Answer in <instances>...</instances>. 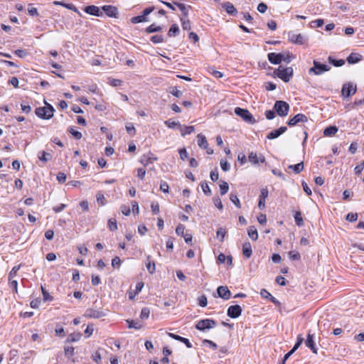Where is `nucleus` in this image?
Segmentation results:
<instances>
[{
  "label": "nucleus",
  "mask_w": 364,
  "mask_h": 364,
  "mask_svg": "<svg viewBox=\"0 0 364 364\" xmlns=\"http://www.w3.org/2000/svg\"><path fill=\"white\" fill-rule=\"evenodd\" d=\"M45 107L36 108L35 113L39 118L49 119L53 117L55 109L51 105L46 102H45Z\"/></svg>",
  "instance_id": "nucleus-1"
},
{
  "label": "nucleus",
  "mask_w": 364,
  "mask_h": 364,
  "mask_svg": "<svg viewBox=\"0 0 364 364\" xmlns=\"http://www.w3.org/2000/svg\"><path fill=\"white\" fill-rule=\"evenodd\" d=\"M274 73L282 80L288 82L293 76L294 70L291 67L284 68L280 65Z\"/></svg>",
  "instance_id": "nucleus-2"
},
{
  "label": "nucleus",
  "mask_w": 364,
  "mask_h": 364,
  "mask_svg": "<svg viewBox=\"0 0 364 364\" xmlns=\"http://www.w3.org/2000/svg\"><path fill=\"white\" fill-rule=\"evenodd\" d=\"M274 109L279 116L286 117L289 110V105L285 101L277 100L274 103Z\"/></svg>",
  "instance_id": "nucleus-3"
},
{
  "label": "nucleus",
  "mask_w": 364,
  "mask_h": 364,
  "mask_svg": "<svg viewBox=\"0 0 364 364\" xmlns=\"http://www.w3.org/2000/svg\"><path fill=\"white\" fill-rule=\"evenodd\" d=\"M235 113L249 124H253L256 122L253 115L246 109L236 107L235 109Z\"/></svg>",
  "instance_id": "nucleus-4"
},
{
  "label": "nucleus",
  "mask_w": 364,
  "mask_h": 364,
  "mask_svg": "<svg viewBox=\"0 0 364 364\" xmlns=\"http://www.w3.org/2000/svg\"><path fill=\"white\" fill-rule=\"evenodd\" d=\"M314 66L309 70V74H314L316 75H319L323 73L324 72H327L330 70L331 67L326 65L321 64L316 60H314L313 62Z\"/></svg>",
  "instance_id": "nucleus-5"
},
{
  "label": "nucleus",
  "mask_w": 364,
  "mask_h": 364,
  "mask_svg": "<svg viewBox=\"0 0 364 364\" xmlns=\"http://www.w3.org/2000/svg\"><path fill=\"white\" fill-rule=\"evenodd\" d=\"M288 39L290 42L297 45H305L307 38L301 33H296L294 31L288 32Z\"/></svg>",
  "instance_id": "nucleus-6"
},
{
  "label": "nucleus",
  "mask_w": 364,
  "mask_h": 364,
  "mask_svg": "<svg viewBox=\"0 0 364 364\" xmlns=\"http://www.w3.org/2000/svg\"><path fill=\"white\" fill-rule=\"evenodd\" d=\"M216 326V322L213 319H202L200 320L196 325V328L199 331H205L214 328Z\"/></svg>",
  "instance_id": "nucleus-7"
},
{
  "label": "nucleus",
  "mask_w": 364,
  "mask_h": 364,
  "mask_svg": "<svg viewBox=\"0 0 364 364\" xmlns=\"http://www.w3.org/2000/svg\"><path fill=\"white\" fill-rule=\"evenodd\" d=\"M356 86L353 85V83H345L342 87L341 94L345 97H349L356 92Z\"/></svg>",
  "instance_id": "nucleus-8"
},
{
  "label": "nucleus",
  "mask_w": 364,
  "mask_h": 364,
  "mask_svg": "<svg viewBox=\"0 0 364 364\" xmlns=\"http://www.w3.org/2000/svg\"><path fill=\"white\" fill-rule=\"evenodd\" d=\"M84 316L90 318H100L105 316V314L101 310L90 308L85 311Z\"/></svg>",
  "instance_id": "nucleus-9"
},
{
  "label": "nucleus",
  "mask_w": 364,
  "mask_h": 364,
  "mask_svg": "<svg viewBox=\"0 0 364 364\" xmlns=\"http://www.w3.org/2000/svg\"><path fill=\"white\" fill-rule=\"evenodd\" d=\"M242 309L240 305L230 306L227 311V314L232 318H238L242 314Z\"/></svg>",
  "instance_id": "nucleus-10"
},
{
  "label": "nucleus",
  "mask_w": 364,
  "mask_h": 364,
  "mask_svg": "<svg viewBox=\"0 0 364 364\" xmlns=\"http://www.w3.org/2000/svg\"><path fill=\"white\" fill-rule=\"evenodd\" d=\"M308 117L304 114H297L287 122L289 127L295 126L299 122H306Z\"/></svg>",
  "instance_id": "nucleus-11"
},
{
  "label": "nucleus",
  "mask_w": 364,
  "mask_h": 364,
  "mask_svg": "<svg viewBox=\"0 0 364 364\" xmlns=\"http://www.w3.org/2000/svg\"><path fill=\"white\" fill-rule=\"evenodd\" d=\"M267 58L269 61L274 65H279L282 63V59H284V54L282 53H269L267 55Z\"/></svg>",
  "instance_id": "nucleus-12"
},
{
  "label": "nucleus",
  "mask_w": 364,
  "mask_h": 364,
  "mask_svg": "<svg viewBox=\"0 0 364 364\" xmlns=\"http://www.w3.org/2000/svg\"><path fill=\"white\" fill-rule=\"evenodd\" d=\"M217 293L220 298L228 300L231 296V292L226 286H220L217 289Z\"/></svg>",
  "instance_id": "nucleus-13"
},
{
  "label": "nucleus",
  "mask_w": 364,
  "mask_h": 364,
  "mask_svg": "<svg viewBox=\"0 0 364 364\" xmlns=\"http://www.w3.org/2000/svg\"><path fill=\"white\" fill-rule=\"evenodd\" d=\"M268 190L266 188H263L260 191V195L259 198L258 207L260 210H262L265 207V199L268 197Z\"/></svg>",
  "instance_id": "nucleus-14"
},
{
  "label": "nucleus",
  "mask_w": 364,
  "mask_h": 364,
  "mask_svg": "<svg viewBox=\"0 0 364 364\" xmlns=\"http://www.w3.org/2000/svg\"><path fill=\"white\" fill-rule=\"evenodd\" d=\"M85 12L88 14L95 16H101L103 13L101 11L100 8L95 5L87 6L84 9Z\"/></svg>",
  "instance_id": "nucleus-15"
},
{
  "label": "nucleus",
  "mask_w": 364,
  "mask_h": 364,
  "mask_svg": "<svg viewBox=\"0 0 364 364\" xmlns=\"http://www.w3.org/2000/svg\"><path fill=\"white\" fill-rule=\"evenodd\" d=\"M287 130V128L286 127H281L277 129L271 131L267 135V138L270 140L274 139L279 137L282 134H284Z\"/></svg>",
  "instance_id": "nucleus-16"
},
{
  "label": "nucleus",
  "mask_w": 364,
  "mask_h": 364,
  "mask_svg": "<svg viewBox=\"0 0 364 364\" xmlns=\"http://www.w3.org/2000/svg\"><path fill=\"white\" fill-rule=\"evenodd\" d=\"M102 9L109 17H116L117 14V9L111 5H105L102 7Z\"/></svg>",
  "instance_id": "nucleus-17"
},
{
  "label": "nucleus",
  "mask_w": 364,
  "mask_h": 364,
  "mask_svg": "<svg viewBox=\"0 0 364 364\" xmlns=\"http://www.w3.org/2000/svg\"><path fill=\"white\" fill-rule=\"evenodd\" d=\"M306 346L309 348L314 353H317V348H316L314 341V336L309 333L307 335V338L305 342Z\"/></svg>",
  "instance_id": "nucleus-18"
},
{
  "label": "nucleus",
  "mask_w": 364,
  "mask_h": 364,
  "mask_svg": "<svg viewBox=\"0 0 364 364\" xmlns=\"http://www.w3.org/2000/svg\"><path fill=\"white\" fill-rule=\"evenodd\" d=\"M222 6L228 14L232 16H235L237 14V10L232 3L228 1L225 2L223 4Z\"/></svg>",
  "instance_id": "nucleus-19"
},
{
  "label": "nucleus",
  "mask_w": 364,
  "mask_h": 364,
  "mask_svg": "<svg viewBox=\"0 0 364 364\" xmlns=\"http://www.w3.org/2000/svg\"><path fill=\"white\" fill-rule=\"evenodd\" d=\"M149 155H144L140 160V162L145 166L154 163L157 159L152 154L150 153Z\"/></svg>",
  "instance_id": "nucleus-20"
},
{
  "label": "nucleus",
  "mask_w": 364,
  "mask_h": 364,
  "mask_svg": "<svg viewBox=\"0 0 364 364\" xmlns=\"http://www.w3.org/2000/svg\"><path fill=\"white\" fill-rule=\"evenodd\" d=\"M361 59H362L361 55H360L358 53H352L347 57L346 60L349 64H355V63L360 62L361 60Z\"/></svg>",
  "instance_id": "nucleus-21"
},
{
  "label": "nucleus",
  "mask_w": 364,
  "mask_h": 364,
  "mask_svg": "<svg viewBox=\"0 0 364 364\" xmlns=\"http://www.w3.org/2000/svg\"><path fill=\"white\" fill-rule=\"evenodd\" d=\"M197 142L198 146L203 149H207L208 146V141L205 136L202 134H199L197 135Z\"/></svg>",
  "instance_id": "nucleus-22"
},
{
  "label": "nucleus",
  "mask_w": 364,
  "mask_h": 364,
  "mask_svg": "<svg viewBox=\"0 0 364 364\" xmlns=\"http://www.w3.org/2000/svg\"><path fill=\"white\" fill-rule=\"evenodd\" d=\"M260 294L262 297L264 298H268L270 299V301L274 303V304L277 305V306H280V302L275 298L268 291H267L266 289H263L261 290V292H260Z\"/></svg>",
  "instance_id": "nucleus-23"
},
{
  "label": "nucleus",
  "mask_w": 364,
  "mask_h": 364,
  "mask_svg": "<svg viewBox=\"0 0 364 364\" xmlns=\"http://www.w3.org/2000/svg\"><path fill=\"white\" fill-rule=\"evenodd\" d=\"M38 158L41 161L46 163L52 159V155L50 153L42 151L38 152Z\"/></svg>",
  "instance_id": "nucleus-24"
},
{
  "label": "nucleus",
  "mask_w": 364,
  "mask_h": 364,
  "mask_svg": "<svg viewBox=\"0 0 364 364\" xmlns=\"http://www.w3.org/2000/svg\"><path fill=\"white\" fill-rule=\"evenodd\" d=\"M242 253L247 258H250L252 254V247L250 242H245L242 245Z\"/></svg>",
  "instance_id": "nucleus-25"
},
{
  "label": "nucleus",
  "mask_w": 364,
  "mask_h": 364,
  "mask_svg": "<svg viewBox=\"0 0 364 364\" xmlns=\"http://www.w3.org/2000/svg\"><path fill=\"white\" fill-rule=\"evenodd\" d=\"M338 132V128L336 126H329L326 127L323 131V134L326 136H332L335 135Z\"/></svg>",
  "instance_id": "nucleus-26"
},
{
  "label": "nucleus",
  "mask_w": 364,
  "mask_h": 364,
  "mask_svg": "<svg viewBox=\"0 0 364 364\" xmlns=\"http://www.w3.org/2000/svg\"><path fill=\"white\" fill-rule=\"evenodd\" d=\"M53 4L55 5H60V6H63V7L68 9H70V10L75 11V12L77 11V9L73 4H66V3H64L63 1H55L53 2Z\"/></svg>",
  "instance_id": "nucleus-27"
},
{
  "label": "nucleus",
  "mask_w": 364,
  "mask_h": 364,
  "mask_svg": "<svg viewBox=\"0 0 364 364\" xmlns=\"http://www.w3.org/2000/svg\"><path fill=\"white\" fill-rule=\"evenodd\" d=\"M247 233H248L249 237L252 240H257V238H258V233H257V229L255 228V226L249 227V228L247 230Z\"/></svg>",
  "instance_id": "nucleus-28"
},
{
  "label": "nucleus",
  "mask_w": 364,
  "mask_h": 364,
  "mask_svg": "<svg viewBox=\"0 0 364 364\" xmlns=\"http://www.w3.org/2000/svg\"><path fill=\"white\" fill-rule=\"evenodd\" d=\"M328 60V62L335 67H341L345 64L344 60H342V59L336 60V59H334L331 56H329Z\"/></svg>",
  "instance_id": "nucleus-29"
},
{
  "label": "nucleus",
  "mask_w": 364,
  "mask_h": 364,
  "mask_svg": "<svg viewBox=\"0 0 364 364\" xmlns=\"http://www.w3.org/2000/svg\"><path fill=\"white\" fill-rule=\"evenodd\" d=\"M161 30H162V28L161 26H157L155 23H152L151 25H150L149 26H148L146 28L145 31L147 33H151L161 31Z\"/></svg>",
  "instance_id": "nucleus-30"
},
{
  "label": "nucleus",
  "mask_w": 364,
  "mask_h": 364,
  "mask_svg": "<svg viewBox=\"0 0 364 364\" xmlns=\"http://www.w3.org/2000/svg\"><path fill=\"white\" fill-rule=\"evenodd\" d=\"M289 169H292L296 173H299L304 169V163L300 162L295 165H289Z\"/></svg>",
  "instance_id": "nucleus-31"
},
{
  "label": "nucleus",
  "mask_w": 364,
  "mask_h": 364,
  "mask_svg": "<svg viewBox=\"0 0 364 364\" xmlns=\"http://www.w3.org/2000/svg\"><path fill=\"white\" fill-rule=\"evenodd\" d=\"M173 4L177 6L178 9L182 11L183 13V17L186 18L188 15V10L186 7V6L183 4L178 3L176 1H173Z\"/></svg>",
  "instance_id": "nucleus-32"
},
{
  "label": "nucleus",
  "mask_w": 364,
  "mask_h": 364,
  "mask_svg": "<svg viewBox=\"0 0 364 364\" xmlns=\"http://www.w3.org/2000/svg\"><path fill=\"white\" fill-rule=\"evenodd\" d=\"M128 323L129 328H134V329H140L142 327V325L134 320H127Z\"/></svg>",
  "instance_id": "nucleus-33"
},
{
  "label": "nucleus",
  "mask_w": 364,
  "mask_h": 364,
  "mask_svg": "<svg viewBox=\"0 0 364 364\" xmlns=\"http://www.w3.org/2000/svg\"><path fill=\"white\" fill-rule=\"evenodd\" d=\"M230 200L232 203L235 205V206L238 208H241V203L240 202L239 198H237V196L236 193H231L230 195Z\"/></svg>",
  "instance_id": "nucleus-34"
},
{
  "label": "nucleus",
  "mask_w": 364,
  "mask_h": 364,
  "mask_svg": "<svg viewBox=\"0 0 364 364\" xmlns=\"http://www.w3.org/2000/svg\"><path fill=\"white\" fill-rule=\"evenodd\" d=\"M294 220H295V223H296V225H298L299 227H301L304 225V221H303V218H302L301 212H299V211L296 212V213L294 215Z\"/></svg>",
  "instance_id": "nucleus-35"
},
{
  "label": "nucleus",
  "mask_w": 364,
  "mask_h": 364,
  "mask_svg": "<svg viewBox=\"0 0 364 364\" xmlns=\"http://www.w3.org/2000/svg\"><path fill=\"white\" fill-rule=\"evenodd\" d=\"M164 124L168 127V128H171V129H173L175 128L176 127H177L178 128H181V125L180 124L179 122H175V121H172L171 119H168V120H166L164 122Z\"/></svg>",
  "instance_id": "nucleus-36"
},
{
  "label": "nucleus",
  "mask_w": 364,
  "mask_h": 364,
  "mask_svg": "<svg viewBox=\"0 0 364 364\" xmlns=\"http://www.w3.org/2000/svg\"><path fill=\"white\" fill-rule=\"evenodd\" d=\"M226 235V230L223 228H220L216 232V237L220 240V242H223Z\"/></svg>",
  "instance_id": "nucleus-37"
},
{
  "label": "nucleus",
  "mask_w": 364,
  "mask_h": 364,
  "mask_svg": "<svg viewBox=\"0 0 364 364\" xmlns=\"http://www.w3.org/2000/svg\"><path fill=\"white\" fill-rule=\"evenodd\" d=\"M181 26L183 30L189 31L191 29V21L186 18L182 17L181 18Z\"/></svg>",
  "instance_id": "nucleus-38"
},
{
  "label": "nucleus",
  "mask_w": 364,
  "mask_h": 364,
  "mask_svg": "<svg viewBox=\"0 0 364 364\" xmlns=\"http://www.w3.org/2000/svg\"><path fill=\"white\" fill-rule=\"evenodd\" d=\"M179 32V28L178 26V25L176 24H173L168 32V36L171 37V36H176Z\"/></svg>",
  "instance_id": "nucleus-39"
},
{
  "label": "nucleus",
  "mask_w": 364,
  "mask_h": 364,
  "mask_svg": "<svg viewBox=\"0 0 364 364\" xmlns=\"http://www.w3.org/2000/svg\"><path fill=\"white\" fill-rule=\"evenodd\" d=\"M194 131L195 127L193 126H186L183 129H181V135L184 136L187 134H191Z\"/></svg>",
  "instance_id": "nucleus-40"
},
{
  "label": "nucleus",
  "mask_w": 364,
  "mask_h": 364,
  "mask_svg": "<svg viewBox=\"0 0 364 364\" xmlns=\"http://www.w3.org/2000/svg\"><path fill=\"white\" fill-rule=\"evenodd\" d=\"M151 257H147L149 262L146 264V269L150 274H153L155 272V263L150 260Z\"/></svg>",
  "instance_id": "nucleus-41"
},
{
  "label": "nucleus",
  "mask_w": 364,
  "mask_h": 364,
  "mask_svg": "<svg viewBox=\"0 0 364 364\" xmlns=\"http://www.w3.org/2000/svg\"><path fill=\"white\" fill-rule=\"evenodd\" d=\"M107 225L110 231H115L117 230V220L114 218H111L108 220Z\"/></svg>",
  "instance_id": "nucleus-42"
},
{
  "label": "nucleus",
  "mask_w": 364,
  "mask_h": 364,
  "mask_svg": "<svg viewBox=\"0 0 364 364\" xmlns=\"http://www.w3.org/2000/svg\"><path fill=\"white\" fill-rule=\"evenodd\" d=\"M144 21H147V18L143 15L134 16L131 18V22L132 23H139Z\"/></svg>",
  "instance_id": "nucleus-43"
},
{
  "label": "nucleus",
  "mask_w": 364,
  "mask_h": 364,
  "mask_svg": "<svg viewBox=\"0 0 364 364\" xmlns=\"http://www.w3.org/2000/svg\"><path fill=\"white\" fill-rule=\"evenodd\" d=\"M81 338V334L80 333H73V334H70L68 338L66 339V342L68 343H70V342H75V341H77L80 339Z\"/></svg>",
  "instance_id": "nucleus-44"
},
{
  "label": "nucleus",
  "mask_w": 364,
  "mask_h": 364,
  "mask_svg": "<svg viewBox=\"0 0 364 364\" xmlns=\"http://www.w3.org/2000/svg\"><path fill=\"white\" fill-rule=\"evenodd\" d=\"M228 190H229V186H228V183L225 181H223L220 184V194L222 196L225 195V193H228Z\"/></svg>",
  "instance_id": "nucleus-45"
},
{
  "label": "nucleus",
  "mask_w": 364,
  "mask_h": 364,
  "mask_svg": "<svg viewBox=\"0 0 364 364\" xmlns=\"http://www.w3.org/2000/svg\"><path fill=\"white\" fill-rule=\"evenodd\" d=\"M150 314V310L148 307H144L141 309L140 314V318L142 320L147 319Z\"/></svg>",
  "instance_id": "nucleus-46"
},
{
  "label": "nucleus",
  "mask_w": 364,
  "mask_h": 364,
  "mask_svg": "<svg viewBox=\"0 0 364 364\" xmlns=\"http://www.w3.org/2000/svg\"><path fill=\"white\" fill-rule=\"evenodd\" d=\"M249 161L253 164L259 163V156L255 152H251L249 155Z\"/></svg>",
  "instance_id": "nucleus-47"
},
{
  "label": "nucleus",
  "mask_w": 364,
  "mask_h": 364,
  "mask_svg": "<svg viewBox=\"0 0 364 364\" xmlns=\"http://www.w3.org/2000/svg\"><path fill=\"white\" fill-rule=\"evenodd\" d=\"M151 41L154 43H160L164 42V36L162 35H155L151 37Z\"/></svg>",
  "instance_id": "nucleus-48"
},
{
  "label": "nucleus",
  "mask_w": 364,
  "mask_h": 364,
  "mask_svg": "<svg viewBox=\"0 0 364 364\" xmlns=\"http://www.w3.org/2000/svg\"><path fill=\"white\" fill-rule=\"evenodd\" d=\"M201 188L205 195L210 196L212 192L208 186V184L205 182L201 183Z\"/></svg>",
  "instance_id": "nucleus-49"
},
{
  "label": "nucleus",
  "mask_w": 364,
  "mask_h": 364,
  "mask_svg": "<svg viewBox=\"0 0 364 364\" xmlns=\"http://www.w3.org/2000/svg\"><path fill=\"white\" fill-rule=\"evenodd\" d=\"M69 132L76 139H80L82 136V133L75 130L73 127H70Z\"/></svg>",
  "instance_id": "nucleus-50"
},
{
  "label": "nucleus",
  "mask_w": 364,
  "mask_h": 364,
  "mask_svg": "<svg viewBox=\"0 0 364 364\" xmlns=\"http://www.w3.org/2000/svg\"><path fill=\"white\" fill-rule=\"evenodd\" d=\"M220 164L222 170L224 171H228L230 168V164L227 161L221 159Z\"/></svg>",
  "instance_id": "nucleus-51"
},
{
  "label": "nucleus",
  "mask_w": 364,
  "mask_h": 364,
  "mask_svg": "<svg viewBox=\"0 0 364 364\" xmlns=\"http://www.w3.org/2000/svg\"><path fill=\"white\" fill-rule=\"evenodd\" d=\"M21 265L14 266L9 274V279L11 280V278L16 277L17 272L20 269Z\"/></svg>",
  "instance_id": "nucleus-52"
},
{
  "label": "nucleus",
  "mask_w": 364,
  "mask_h": 364,
  "mask_svg": "<svg viewBox=\"0 0 364 364\" xmlns=\"http://www.w3.org/2000/svg\"><path fill=\"white\" fill-rule=\"evenodd\" d=\"M41 291L43 296V300L45 301H50L53 300V297L50 296L49 293L43 287H41Z\"/></svg>",
  "instance_id": "nucleus-53"
},
{
  "label": "nucleus",
  "mask_w": 364,
  "mask_h": 364,
  "mask_svg": "<svg viewBox=\"0 0 364 364\" xmlns=\"http://www.w3.org/2000/svg\"><path fill=\"white\" fill-rule=\"evenodd\" d=\"M198 304L201 307H205L208 304L207 297L202 295L198 298Z\"/></svg>",
  "instance_id": "nucleus-54"
},
{
  "label": "nucleus",
  "mask_w": 364,
  "mask_h": 364,
  "mask_svg": "<svg viewBox=\"0 0 364 364\" xmlns=\"http://www.w3.org/2000/svg\"><path fill=\"white\" fill-rule=\"evenodd\" d=\"M185 226L182 224H178L176 228V233L178 235L183 236L184 235Z\"/></svg>",
  "instance_id": "nucleus-55"
},
{
  "label": "nucleus",
  "mask_w": 364,
  "mask_h": 364,
  "mask_svg": "<svg viewBox=\"0 0 364 364\" xmlns=\"http://www.w3.org/2000/svg\"><path fill=\"white\" fill-rule=\"evenodd\" d=\"M346 219L350 222H355L358 219V214L353 213H350L346 215Z\"/></svg>",
  "instance_id": "nucleus-56"
},
{
  "label": "nucleus",
  "mask_w": 364,
  "mask_h": 364,
  "mask_svg": "<svg viewBox=\"0 0 364 364\" xmlns=\"http://www.w3.org/2000/svg\"><path fill=\"white\" fill-rule=\"evenodd\" d=\"M203 343L204 344L208 345L210 348H213V350H216L218 348L217 344L210 340L205 339L203 340Z\"/></svg>",
  "instance_id": "nucleus-57"
},
{
  "label": "nucleus",
  "mask_w": 364,
  "mask_h": 364,
  "mask_svg": "<svg viewBox=\"0 0 364 364\" xmlns=\"http://www.w3.org/2000/svg\"><path fill=\"white\" fill-rule=\"evenodd\" d=\"M289 255L292 260H299L301 257L300 254L298 252L291 251L289 252Z\"/></svg>",
  "instance_id": "nucleus-58"
},
{
  "label": "nucleus",
  "mask_w": 364,
  "mask_h": 364,
  "mask_svg": "<svg viewBox=\"0 0 364 364\" xmlns=\"http://www.w3.org/2000/svg\"><path fill=\"white\" fill-rule=\"evenodd\" d=\"M324 23V21L323 19L321 18H318V19H316L315 21H313L311 22V26L312 27H317V28H319L321 27V26H323V24Z\"/></svg>",
  "instance_id": "nucleus-59"
},
{
  "label": "nucleus",
  "mask_w": 364,
  "mask_h": 364,
  "mask_svg": "<svg viewBox=\"0 0 364 364\" xmlns=\"http://www.w3.org/2000/svg\"><path fill=\"white\" fill-rule=\"evenodd\" d=\"M151 208L153 214L156 215L159 213V205L158 203H152Z\"/></svg>",
  "instance_id": "nucleus-60"
},
{
  "label": "nucleus",
  "mask_w": 364,
  "mask_h": 364,
  "mask_svg": "<svg viewBox=\"0 0 364 364\" xmlns=\"http://www.w3.org/2000/svg\"><path fill=\"white\" fill-rule=\"evenodd\" d=\"M65 355L70 357L74 354V348L72 346H67L64 348Z\"/></svg>",
  "instance_id": "nucleus-61"
},
{
  "label": "nucleus",
  "mask_w": 364,
  "mask_h": 364,
  "mask_svg": "<svg viewBox=\"0 0 364 364\" xmlns=\"http://www.w3.org/2000/svg\"><path fill=\"white\" fill-rule=\"evenodd\" d=\"M126 130L128 134L131 135H134L136 132V129L132 124H129L126 126Z\"/></svg>",
  "instance_id": "nucleus-62"
},
{
  "label": "nucleus",
  "mask_w": 364,
  "mask_h": 364,
  "mask_svg": "<svg viewBox=\"0 0 364 364\" xmlns=\"http://www.w3.org/2000/svg\"><path fill=\"white\" fill-rule=\"evenodd\" d=\"M121 264V260L119 257H114L112 260V265L113 267L119 268Z\"/></svg>",
  "instance_id": "nucleus-63"
},
{
  "label": "nucleus",
  "mask_w": 364,
  "mask_h": 364,
  "mask_svg": "<svg viewBox=\"0 0 364 364\" xmlns=\"http://www.w3.org/2000/svg\"><path fill=\"white\" fill-rule=\"evenodd\" d=\"M66 175L62 172L58 173V174L57 175V180L60 183H65L66 181Z\"/></svg>",
  "instance_id": "nucleus-64"
}]
</instances>
